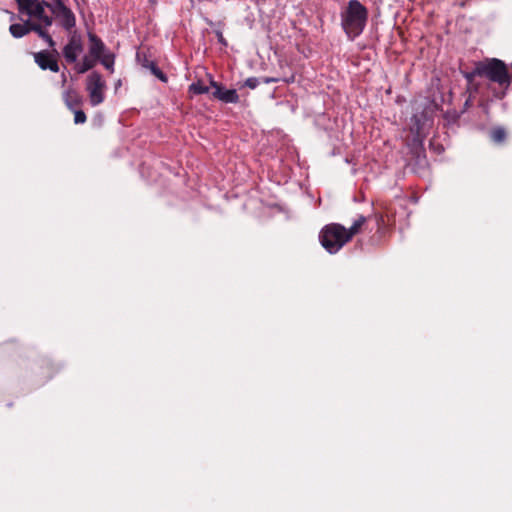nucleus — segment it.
Returning <instances> with one entry per match:
<instances>
[{
    "label": "nucleus",
    "mask_w": 512,
    "mask_h": 512,
    "mask_svg": "<svg viewBox=\"0 0 512 512\" xmlns=\"http://www.w3.org/2000/svg\"><path fill=\"white\" fill-rule=\"evenodd\" d=\"M211 87L214 88L212 96L224 103H237L239 95L235 89H226L214 80L210 81Z\"/></svg>",
    "instance_id": "1a4fd4ad"
},
{
    "label": "nucleus",
    "mask_w": 512,
    "mask_h": 512,
    "mask_svg": "<svg viewBox=\"0 0 512 512\" xmlns=\"http://www.w3.org/2000/svg\"><path fill=\"white\" fill-rule=\"evenodd\" d=\"M32 28H33V32L37 33L38 36L42 40H44L50 48H54L55 41L53 40L51 35L48 33V31H47L48 28H41L40 25H36Z\"/></svg>",
    "instance_id": "dca6fc26"
},
{
    "label": "nucleus",
    "mask_w": 512,
    "mask_h": 512,
    "mask_svg": "<svg viewBox=\"0 0 512 512\" xmlns=\"http://www.w3.org/2000/svg\"><path fill=\"white\" fill-rule=\"evenodd\" d=\"M138 60L140 61L142 67L149 69L150 72L161 82L167 83L168 77L167 75L157 66L154 61L149 60L146 56L143 59L138 55Z\"/></svg>",
    "instance_id": "9b49d317"
},
{
    "label": "nucleus",
    "mask_w": 512,
    "mask_h": 512,
    "mask_svg": "<svg viewBox=\"0 0 512 512\" xmlns=\"http://www.w3.org/2000/svg\"><path fill=\"white\" fill-rule=\"evenodd\" d=\"M319 240L328 253L335 254L350 241V234L343 225L331 223L321 229Z\"/></svg>",
    "instance_id": "20e7f679"
},
{
    "label": "nucleus",
    "mask_w": 512,
    "mask_h": 512,
    "mask_svg": "<svg viewBox=\"0 0 512 512\" xmlns=\"http://www.w3.org/2000/svg\"><path fill=\"white\" fill-rule=\"evenodd\" d=\"M111 73L114 71L115 55L107 50L99 58H96Z\"/></svg>",
    "instance_id": "2eb2a0df"
},
{
    "label": "nucleus",
    "mask_w": 512,
    "mask_h": 512,
    "mask_svg": "<svg viewBox=\"0 0 512 512\" xmlns=\"http://www.w3.org/2000/svg\"><path fill=\"white\" fill-rule=\"evenodd\" d=\"M96 62H97V59L92 57L90 54L85 55L82 58L81 62L77 61L75 63V70L77 73L83 74V73L87 72L88 70L92 69L96 65Z\"/></svg>",
    "instance_id": "4468645a"
},
{
    "label": "nucleus",
    "mask_w": 512,
    "mask_h": 512,
    "mask_svg": "<svg viewBox=\"0 0 512 512\" xmlns=\"http://www.w3.org/2000/svg\"><path fill=\"white\" fill-rule=\"evenodd\" d=\"M33 31L32 25L26 20L23 24L15 23L9 27V32L14 38H22Z\"/></svg>",
    "instance_id": "ddd939ff"
},
{
    "label": "nucleus",
    "mask_w": 512,
    "mask_h": 512,
    "mask_svg": "<svg viewBox=\"0 0 512 512\" xmlns=\"http://www.w3.org/2000/svg\"><path fill=\"white\" fill-rule=\"evenodd\" d=\"M423 117H424L423 114L422 115L414 114L411 117V123H412L411 131L417 135H420L422 133V129H423L422 118Z\"/></svg>",
    "instance_id": "aec40b11"
},
{
    "label": "nucleus",
    "mask_w": 512,
    "mask_h": 512,
    "mask_svg": "<svg viewBox=\"0 0 512 512\" xmlns=\"http://www.w3.org/2000/svg\"><path fill=\"white\" fill-rule=\"evenodd\" d=\"M367 218L365 216L360 215L351 225L350 228H346L347 234H350V240L353 236L360 232L361 227L366 222Z\"/></svg>",
    "instance_id": "6ab92c4d"
},
{
    "label": "nucleus",
    "mask_w": 512,
    "mask_h": 512,
    "mask_svg": "<svg viewBox=\"0 0 512 512\" xmlns=\"http://www.w3.org/2000/svg\"><path fill=\"white\" fill-rule=\"evenodd\" d=\"M210 90L209 86H206L201 80L193 82L189 85L188 91L194 95L206 94Z\"/></svg>",
    "instance_id": "a211bd4d"
},
{
    "label": "nucleus",
    "mask_w": 512,
    "mask_h": 512,
    "mask_svg": "<svg viewBox=\"0 0 512 512\" xmlns=\"http://www.w3.org/2000/svg\"><path fill=\"white\" fill-rule=\"evenodd\" d=\"M264 83L268 84V83H274V82H277L278 79L277 78H264Z\"/></svg>",
    "instance_id": "b1692460"
},
{
    "label": "nucleus",
    "mask_w": 512,
    "mask_h": 512,
    "mask_svg": "<svg viewBox=\"0 0 512 512\" xmlns=\"http://www.w3.org/2000/svg\"><path fill=\"white\" fill-rule=\"evenodd\" d=\"M258 85L259 80L256 77L247 78L245 81V86L249 87L250 89H255Z\"/></svg>",
    "instance_id": "4be33fe9"
},
{
    "label": "nucleus",
    "mask_w": 512,
    "mask_h": 512,
    "mask_svg": "<svg viewBox=\"0 0 512 512\" xmlns=\"http://www.w3.org/2000/svg\"><path fill=\"white\" fill-rule=\"evenodd\" d=\"M84 51L82 37L76 31L70 33L67 43L64 45L62 55L68 64H75Z\"/></svg>",
    "instance_id": "0eeeda50"
},
{
    "label": "nucleus",
    "mask_w": 512,
    "mask_h": 512,
    "mask_svg": "<svg viewBox=\"0 0 512 512\" xmlns=\"http://www.w3.org/2000/svg\"><path fill=\"white\" fill-rule=\"evenodd\" d=\"M215 34H216V37H217L218 42H219L220 44H222L223 46H227V41H226V39L224 38L222 31L217 30V31H215Z\"/></svg>",
    "instance_id": "5701e85b"
},
{
    "label": "nucleus",
    "mask_w": 512,
    "mask_h": 512,
    "mask_svg": "<svg viewBox=\"0 0 512 512\" xmlns=\"http://www.w3.org/2000/svg\"><path fill=\"white\" fill-rule=\"evenodd\" d=\"M341 27L350 40L364 31L368 21V9L358 0H349L340 12Z\"/></svg>",
    "instance_id": "f257e3e1"
},
{
    "label": "nucleus",
    "mask_w": 512,
    "mask_h": 512,
    "mask_svg": "<svg viewBox=\"0 0 512 512\" xmlns=\"http://www.w3.org/2000/svg\"><path fill=\"white\" fill-rule=\"evenodd\" d=\"M507 137L506 130L503 127H495L490 131V138L496 144H502Z\"/></svg>",
    "instance_id": "f3484780"
},
{
    "label": "nucleus",
    "mask_w": 512,
    "mask_h": 512,
    "mask_svg": "<svg viewBox=\"0 0 512 512\" xmlns=\"http://www.w3.org/2000/svg\"><path fill=\"white\" fill-rule=\"evenodd\" d=\"M474 76L485 77L489 81L497 83L500 87L504 88V91L497 95L498 98L504 97L505 91L509 88L511 83V77L509 76L505 63L496 58L487 62L477 63L473 71L466 75V78L470 81Z\"/></svg>",
    "instance_id": "f03ea898"
},
{
    "label": "nucleus",
    "mask_w": 512,
    "mask_h": 512,
    "mask_svg": "<svg viewBox=\"0 0 512 512\" xmlns=\"http://www.w3.org/2000/svg\"><path fill=\"white\" fill-rule=\"evenodd\" d=\"M56 55L57 51L54 49L52 52L48 50H42L34 53V60L42 70H50L57 73L59 71V65Z\"/></svg>",
    "instance_id": "6e6552de"
},
{
    "label": "nucleus",
    "mask_w": 512,
    "mask_h": 512,
    "mask_svg": "<svg viewBox=\"0 0 512 512\" xmlns=\"http://www.w3.org/2000/svg\"><path fill=\"white\" fill-rule=\"evenodd\" d=\"M63 100L70 110L78 108L83 103L82 96L73 88H69L63 93Z\"/></svg>",
    "instance_id": "f8f14e48"
},
{
    "label": "nucleus",
    "mask_w": 512,
    "mask_h": 512,
    "mask_svg": "<svg viewBox=\"0 0 512 512\" xmlns=\"http://www.w3.org/2000/svg\"><path fill=\"white\" fill-rule=\"evenodd\" d=\"M72 111L74 113V123L75 124H83L86 122L87 117H86V114L84 113V111L77 109V108H75Z\"/></svg>",
    "instance_id": "412c9836"
},
{
    "label": "nucleus",
    "mask_w": 512,
    "mask_h": 512,
    "mask_svg": "<svg viewBox=\"0 0 512 512\" xmlns=\"http://www.w3.org/2000/svg\"><path fill=\"white\" fill-rule=\"evenodd\" d=\"M50 13L54 16L64 30L72 33L76 26V17L74 12L64 4L62 0H52Z\"/></svg>",
    "instance_id": "423d86ee"
},
{
    "label": "nucleus",
    "mask_w": 512,
    "mask_h": 512,
    "mask_svg": "<svg viewBox=\"0 0 512 512\" xmlns=\"http://www.w3.org/2000/svg\"><path fill=\"white\" fill-rule=\"evenodd\" d=\"M88 40L89 54L95 59L108 50L104 42L96 34L88 33Z\"/></svg>",
    "instance_id": "9d476101"
},
{
    "label": "nucleus",
    "mask_w": 512,
    "mask_h": 512,
    "mask_svg": "<svg viewBox=\"0 0 512 512\" xmlns=\"http://www.w3.org/2000/svg\"><path fill=\"white\" fill-rule=\"evenodd\" d=\"M18 12L26 15L32 27L40 25L41 28H49L53 24V16L50 12L51 3L45 0H15Z\"/></svg>",
    "instance_id": "7ed1b4c3"
},
{
    "label": "nucleus",
    "mask_w": 512,
    "mask_h": 512,
    "mask_svg": "<svg viewBox=\"0 0 512 512\" xmlns=\"http://www.w3.org/2000/svg\"><path fill=\"white\" fill-rule=\"evenodd\" d=\"M106 82L99 72H91L86 79V91L90 104L95 107L105 100Z\"/></svg>",
    "instance_id": "39448f33"
}]
</instances>
